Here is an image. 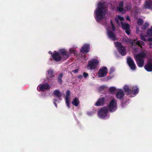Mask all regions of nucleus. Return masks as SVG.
Returning <instances> with one entry per match:
<instances>
[{
	"instance_id": "1",
	"label": "nucleus",
	"mask_w": 152,
	"mask_h": 152,
	"mask_svg": "<svg viewBox=\"0 0 152 152\" xmlns=\"http://www.w3.org/2000/svg\"><path fill=\"white\" fill-rule=\"evenodd\" d=\"M70 54L69 52L64 49H60L58 52L55 51L52 55L53 60L56 62L61 61H64L69 57Z\"/></svg>"
},
{
	"instance_id": "2",
	"label": "nucleus",
	"mask_w": 152,
	"mask_h": 152,
	"mask_svg": "<svg viewBox=\"0 0 152 152\" xmlns=\"http://www.w3.org/2000/svg\"><path fill=\"white\" fill-rule=\"evenodd\" d=\"M95 17L96 20L99 22L104 18L106 13V10L104 4L99 3L97 8L95 11Z\"/></svg>"
},
{
	"instance_id": "3",
	"label": "nucleus",
	"mask_w": 152,
	"mask_h": 152,
	"mask_svg": "<svg viewBox=\"0 0 152 152\" xmlns=\"http://www.w3.org/2000/svg\"><path fill=\"white\" fill-rule=\"evenodd\" d=\"M115 20L116 23L118 25L121 24L122 26V28L125 30V32L128 34H130V31L129 28V26L127 23H124L123 21L124 18L120 15H118L115 18Z\"/></svg>"
},
{
	"instance_id": "4",
	"label": "nucleus",
	"mask_w": 152,
	"mask_h": 152,
	"mask_svg": "<svg viewBox=\"0 0 152 152\" xmlns=\"http://www.w3.org/2000/svg\"><path fill=\"white\" fill-rule=\"evenodd\" d=\"M140 39L144 42L147 40L149 42L152 41V26L146 32V34H141L140 36Z\"/></svg>"
},
{
	"instance_id": "5",
	"label": "nucleus",
	"mask_w": 152,
	"mask_h": 152,
	"mask_svg": "<svg viewBox=\"0 0 152 152\" xmlns=\"http://www.w3.org/2000/svg\"><path fill=\"white\" fill-rule=\"evenodd\" d=\"M107 34L109 38L114 41L117 40V39L115 35L113 33V31L115 29V28L111 22L110 26L107 27Z\"/></svg>"
},
{
	"instance_id": "6",
	"label": "nucleus",
	"mask_w": 152,
	"mask_h": 152,
	"mask_svg": "<svg viewBox=\"0 0 152 152\" xmlns=\"http://www.w3.org/2000/svg\"><path fill=\"white\" fill-rule=\"evenodd\" d=\"M145 56V54L144 52H142L134 56V58L136 61L138 66L139 67H141L143 66L144 61L143 58Z\"/></svg>"
},
{
	"instance_id": "7",
	"label": "nucleus",
	"mask_w": 152,
	"mask_h": 152,
	"mask_svg": "<svg viewBox=\"0 0 152 152\" xmlns=\"http://www.w3.org/2000/svg\"><path fill=\"white\" fill-rule=\"evenodd\" d=\"M108 109L107 107H103L100 109L98 112L99 118H106L107 116Z\"/></svg>"
},
{
	"instance_id": "8",
	"label": "nucleus",
	"mask_w": 152,
	"mask_h": 152,
	"mask_svg": "<svg viewBox=\"0 0 152 152\" xmlns=\"http://www.w3.org/2000/svg\"><path fill=\"white\" fill-rule=\"evenodd\" d=\"M99 64V60L96 59L91 60L88 63L87 67L90 69H94L97 67Z\"/></svg>"
},
{
	"instance_id": "9",
	"label": "nucleus",
	"mask_w": 152,
	"mask_h": 152,
	"mask_svg": "<svg viewBox=\"0 0 152 152\" xmlns=\"http://www.w3.org/2000/svg\"><path fill=\"white\" fill-rule=\"evenodd\" d=\"M114 44L115 47L118 50L119 52L122 55H124L126 54V51L125 48L122 46L121 43L119 42H115Z\"/></svg>"
},
{
	"instance_id": "10",
	"label": "nucleus",
	"mask_w": 152,
	"mask_h": 152,
	"mask_svg": "<svg viewBox=\"0 0 152 152\" xmlns=\"http://www.w3.org/2000/svg\"><path fill=\"white\" fill-rule=\"evenodd\" d=\"M123 89L127 94H129L132 91V93L134 94H137L138 92V89L136 86H133L132 89V91L129 88L128 86L126 85L123 87Z\"/></svg>"
},
{
	"instance_id": "11",
	"label": "nucleus",
	"mask_w": 152,
	"mask_h": 152,
	"mask_svg": "<svg viewBox=\"0 0 152 152\" xmlns=\"http://www.w3.org/2000/svg\"><path fill=\"white\" fill-rule=\"evenodd\" d=\"M116 101L115 100L113 99L110 102L108 105L109 111L113 112L115 111L116 109Z\"/></svg>"
},
{
	"instance_id": "12",
	"label": "nucleus",
	"mask_w": 152,
	"mask_h": 152,
	"mask_svg": "<svg viewBox=\"0 0 152 152\" xmlns=\"http://www.w3.org/2000/svg\"><path fill=\"white\" fill-rule=\"evenodd\" d=\"M123 4V2H121L119 4V7L117 8V10L122 13H124L126 12L125 10H130L131 6L130 4H127L125 7V10H124L122 8Z\"/></svg>"
},
{
	"instance_id": "13",
	"label": "nucleus",
	"mask_w": 152,
	"mask_h": 152,
	"mask_svg": "<svg viewBox=\"0 0 152 152\" xmlns=\"http://www.w3.org/2000/svg\"><path fill=\"white\" fill-rule=\"evenodd\" d=\"M107 73V69L105 67H103L101 68L98 72V75L99 77L105 76Z\"/></svg>"
},
{
	"instance_id": "14",
	"label": "nucleus",
	"mask_w": 152,
	"mask_h": 152,
	"mask_svg": "<svg viewBox=\"0 0 152 152\" xmlns=\"http://www.w3.org/2000/svg\"><path fill=\"white\" fill-rule=\"evenodd\" d=\"M127 61L131 69L133 70H135L136 66L132 59L130 57H128L127 58Z\"/></svg>"
},
{
	"instance_id": "15",
	"label": "nucleus",
	"mask_w": 152,
	"mask_h": 152,
	"mask_svg": "<svg viewBox=\"0 0 152 152\" xmlns=\"http://www.w3.org/2000/svg\"><path fill=\"white\" fill-rule=\"evenodd\" d=\"M145 69L148 72L152 71V60L148 61L144 66Z\"/></svg>"
},
{
	"instance_id": "16",
	"label": "nucleus",
	"mask_w": 152,
	"mask_h": 152,
	"mask_svg": "<svg viewBox=\"0 0 152 152\" xmlns=\"http://www.w3.org/2000/svg\"><path fill=\"white\" fill-rule=\"evenodd\" d=\"M135 40H134V41H132L131 42V44L132 45V48L133 49H134V45H138L140 47H142L145 45V43L142 41H137L136 42V44H135Z\"/></svg>"
},
{
	"instance_id": "17",
	"label": "nucleus",
	"mask_w": 152,
	"mask_h": 152,
	"mask_svg": "<svg viewBox=\"0 0 152 152\" xmlns=\"http://www.w3.org/2000/svg\"><path fill=\"white\" fill-rule=\"evenodd\" d=\"M50 88V85L47 83L41 85L39 87V89L42 91H44L45 90H49Z\"/></svg>"
},
{
	"instance_id": "18",
	"label": "nucleus",
	"mask_w": 152,
	"mask_h": 152,
	"mask_svg": "<svg viewBox=\"0 0 152 152\" xmlns=\"http://www.w3.org/2000/svg\"><path fill=\"white\" fill-rule=\"evenodd\" d=\"M89 45L88 44H85L82 47L81 51L83 53H87L89 52Z\"/></svg>"
},
{
	"instance_id": "19",
	"label": "nucleus",
	"mask_w": 152,
	"mask_h": 152,
	"mask_svg": "<svg viewBox=\"0 0 152 152\" xmlns=\"http://www.w3.org/2000/svg\"><path fill=\"white\" fill-rule=\"evenodd\" d=\"M70 96V91L69 90H67L66 95V102L67 106L68 107V108L70 107V102L69 101V98Z\"/></svg>"
},
{
	"instance_id": "20",
	"label": "nucleus",
	"mask_w": 152,
	"mask_h": 152,
	"mask_svg": "<svg viewBox=\"0 0 152 152\" xmlns=\"http://www.w3.org/2000/svg\"><path fill=\"white\" fill-rule=\"evenodd\" d=\"M104 103V98L102 97L99 98L98 101L96 102L95 105L96 106H101L103 105Z\"/></svg>"
},
{
	"instance_id": "21",
	"label": "nucleus",
	"mask_w": 152,
	"mask_h": 152,
	"mask_svg": "<svg viewBox=\"0 0 152 152\" xmlns=\"http://www.w3.org/2000/svg\"><path fill=\"white\" fill-rule=\"evenodd\" d=\"M53 71L51 69H50L48 71V77H47L46 78L48 80H50V78H52L54 77L55 75L53 74Z\"/></svg>"
},
{
	"instance_id": "22",
	"label": "nucleus",
	"mask_w": 152,
	"mask_h": 152,
	"mask_svg": "<svg viewBox=\"0 0 152 152\" xmlns=\"http://www.w3.org/2000/svg\"><path fill=\"white\" fill-rule=\"evenodd\" d=\"M124 94L123 91L121 89H118L116 95V97L118 99L121 98L124 96Z\"/></svg>"
},
{
	"instance_id": "23",
	"label": "nucleus",
	"mask_w": 152,
	"mask_h": 152,
	"mask_svg": "<svg viewBox=\"0 0 152 152\" xmlns=\"http://www.w3.org/2000/svg\"><path fill=\"white\" fill-rule=\"evenodd\" d=\"M143 7L145 8H152V3L150 1L146 2Z\"/></svg>"
},
{
	"instance_id": "24",
	"label": "nucleus",
	"mask_w": 152,
	"mask_h": 152,
	"mask_svg": "<svg viewBox=\"0 0 152 152\" xmlns=\"http://www.w3.org/2000/svg\"><path fill=\"white\" fill-rule=\"evenodd\" d=\"M53 94L58 98L61 97L62 95L61 92L58 90H55L53 92Z\"/></svg>"
},
{
	"instance_id": "25",
	"label": "nucleus",
	"mask_w": 152,
	"mask_h": 152,
	"mask_svg": "<svg viewBox=\"0 0 152 152\" xmlns=\"http://www.w3.org/2000/svg\"><path fill=\"white\" fill-rule=\"evenodd\" d=\"M63 76V74L62 73H61L59 75L58 77L57 82L60 85L62 83V78Z\"/></svg>"
},
{
	"instance_id": "26",
	"label": "nucleus",
	"mask_w": 152,
	"mask_h": 152,
	"mask_svg": "<svg viewBox=\"0 0 152 152\" xmlns=\"http://www.w3.org/2000/svg\"><path fill=\"white\" fill-rule=\"evenodd\" d=\"M110 91L112 94H114L116 91V88L114 87H110L109 89Z\"/></svg>"
},
{
	"instance_id": "27",
	"label": "nucleus",
	"mask_w": 152,
	"mask_h": 152,
	"mask_svg": "<svg viewBox=\"0 0 152 152\" xmlns=\"http://www.w3.org/2000/svg\"><path fill=\"white\" fill-rule=\"evenodd\" d=\"M149 24L148 23H145L142 27V28L144 29H145L146 28L149 26Z\"/></svg>"
},
{
	"instance_id": "28",
	"label": "nucleus",
	"mask_w": 152,
	"mask_h": 152,
	"mask_svg": "<svg viewBox=\"0 0 152 152\" xmlns=\"http://www.w3.org/2000/svg\"><path fill=\"white\" fill-rule=\"evenodd\" d=\"M69 51L70 53H73L74 54H75V51L74 48H71L69 49Z\"/></svg>"
},
{
	"instance_id": "29",
	"label": "nucleus",
	"mask_w": 152,
	"mask_h": 152,
	"mask_svg": "<svg viewBox=\"0 0 152 152\" xmlns=\"http://www.w3.org/2000/svg\"><path fill=\"white\" fill-rule=\"evenodd\" d=\"M143 23V21L142 20L139 19L137 21V23L139 25H141Z\"/></svg>"
},
{
	"instance_id": "30",
	"label": "nucleus",
	"mask_w": 152,
	"mask_h": 152,
	"mask_svg": "<svg viewBox=\"0 0 152 152\" xmlns=\"http://www.w3.org/2000/svg\"><path fill=\"white\" fill-rule=\"evenodd\" d=\"M72 104L76 106V97L74 99L73 101L72 102Z\"/></svg>"
},
{
	"instance_id": "31",
	"label": "nucleus",
	"mask_w": 152,
	"mask_h": 152,
	"mask_svg": "<svg viewBox=\"0 0 152 152\" xmlns=\"http://www.w3.org/2000/svg\"><path fill=\"white\" fill-rule=\"evenodd\" d=\"M88 75V74L86 73L85 72L83 74V76L85 77H87Z\"/></svg>"
},
{
	"instance_id": "32",
	"label": "nucleus",
	"mask_w": 152,
	"mask_h": 152,
	"mask_svg": "<svg viewBox=\"0 0 152 152\" xmlns=\"http://www.w3.org/2000/svg\"><path fill=\"white\" fill-rule=\"evenodd\" d=\"M105 88V86H101L99 87V89L101 90L102 89H104Z\"/></svg>"
},
{
	"instance_id": "33",
	"label": "nucleus",
	"mask_w": 152,
	"mask_h": 152,
	"mask_svg": "<svg viewBox=\"0 0 152 152\" xmlns=\"http://www.w3.org/2000/svg\"><path fill=\"white\" fill-rule=\"evenodd\" d=\"M115 71V69L113 68H111L110 70V72L111 73Z\"/></svg>"
},
{
	"instance_id": "34",
	"label": "nucleus",
	"mask_w": 152,
	"mask_h": 152,
	"mask_svg": "<svg viewBox=\"0 0 152 152\" xmlns=\"http://www.w3.org/2000/svg\"><path fill=\"white\" fill-rule=\"evenodd\" d=\"M72 72H73L74 73H76V69H75L74 70H72Z\"/></svg>"
},
{
	"instance_id": "35",
	"label": "nucleus",
	"mask_w": 152,
	"mask_h": 152,
	"mask_svg": "<svg viewBox=\"0 0 152 152\" xmlns=\"http://www.w3.org/2000/svg\"><path fill=\"white\" fill-rule=\"evenodd\" d=\"M126 19L127 20H128L130 21V19L129 18V17L128 16H127L126 17Z\"/></svg>"
},
{
	"instance_id": "36",
	"label": "nucleus",
	"mask_w": 152,
	"mask_h": 152,
	"mask_svg": "<svg viewBox=\"0 0 152 152\" xmlns=\"http://www.w3.org/2000/svg\"><path fill=\"white\" fill-rule=\"evenodd\" d=\"M57 101V99H54V102H55V103Z\"/></svg>"
},
{
	"instance_id": "37",
	"label": "nucleus",
	"mask_w": 152,
	"mask_h": 152,
	"mask_svg": "<svg viewBox=\"0 0 152 152\" xmlns=\"http://www.w3.org/2000/svg\"><path fill=\"white\" fill-rule=\"evenodd\" d=\"M54 105H55V106L57 107V104L56 103H55V102H54Z\"/></svg>"
},
{
	"instance_id": "38",
	"label": "nucleus",
	"mask_w": 152,
	"mask_h": 152,
	"mask_svg": "<svg viewBox=\"0 0 152 152\" xmlns=\"http://www.w3.org/2000/svg\"><path fill=\"white\" fill-rule=\"evenodd\" d=\"M77 102V105L78 104H79V101H77V102Z\"/></svg>"
},
{
	"instance_id": "39",
	"label": "nucleus",
	"mask_w": 152,
	"mask_h": 152,
	"mask_svg": "<svg viewBox=\"0 0 152 152\" xmlns=\"http://www.w3.org/2000/svg\"><path fill=\"white\" fill-rule=\"evenodd\" d=\"M49 53H50V54H51V53H52V52H51L50 51H49Z\"/></svg>"
},
{
	"instance_id": "40",
	"label": "nucleus",
	"mask_w": 152,
	"mask_h": 152,
	"mask_svg": "<svg viewBox=\"0 0 152 152\" xmlns=\"http://www.w3.org/2000/svg\"><path fill=\"white\" fill-rule=\"evenodd\" d=\"M148 44H149L150 45H151V44H150V43H149Z\"/></svg>"
}]
</instances>
